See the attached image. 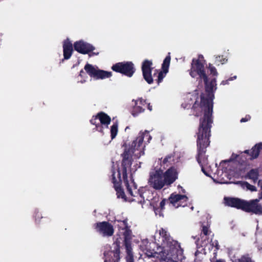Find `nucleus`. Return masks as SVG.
Listing matches in <instances>:
<instances>
[{
	"instance_id": "obj_17",
	"label": "nucleus",
	"mask_w": 262,
	"mask_h": 262,
	"mask_svg": "<svg viewBox=\"0 0 262 262\" xmlns=\"http://www.w3.org/2000/svg\"><path fill=\"white\" fill-rule=\"evenodd\" d=\"M178 178V172L174 166H171L165 171V185L173 183Z\"/></svg>"
},
{
	"instance_id": "obj_24",
	"label": "nucleus",
	"mask_w": 262,
	"mask_h": 262,
	"mask_svg": "<svg viewBox=\"0 0 262 262\" xmlns=\"http://www.w3.org/2000/svg\"><path fill=\"white\" fill-rule=\"evenodd\" d=\"M118 133V124L117 123L114 124L111 128V134L112 139H114Z\"/></svg>"
},
{
	"instance_id": "obj_10",
	"label": "nucleus",
	"mask_w": 262,
	"mask_h": 262,
	"mask_svg": "<svg viewBox=\"0 0 262 262\" xmlns=\"http://www.w3.org/2000/svg\"><path fill=\"white\" fill-rule=\"evenodd\" d=\"M112 70L131 77L135 72L133 63L131 62H119L114 65Z\"/></svg>"
},
{
	"instance_id": "obj_31",
	"label": "nucleus",
	"mask_w": 262,
	"mask_h": 262,
	"mask_svg": "<svg viewBox=\"0 0 262 262\" xmlns=\"http://www.w3.org/2000/svg\"><path fill=\"white\" fill-rule=\"evenodd\" d=\"M251 119V117L250 115H247L245 116V117L244 118H242L241 120H240V122L241 123H243V122H246L249 120H250V119Z\"/></svg>"
},
{
	"instance_id": "obj_35",
	"label": "nucleus",
	"mask_w": 262,
	"mask_h": 262,
	"mask_svg": "<svg viewBox=\"0 0 262 262\" xmlns=\"http://www.w3.org/2000/svg\"><path fill=\"white\" fill-rule=\"evenodd\" d=\"M182 107H183L184 108H189L190 107L191 104L186 102L183 103L181 104Z\"/></svg>"
},
{
	"instance_id": "obj_13",
	"label": "nucleus",
	"mask_w": 262,
	"mask_h": 262,
	"mask_svg": "<svg viewBox=\"0 0 262 262\" xmlns=\"http://www.w3.org/2000/svg\"><path fill=\"white\" fill-rule=\"evenodd\" d=\"M187 201L188 198L185 195L172 193L168 201L175 208H178L186 206Z\"/></svg>"
},
{
	"instance_id": "obj_23",
	"label": "nucleus",
	"mask_w": 262,
	"mask_h": 262,
	"mask_svg": "<svg viewBox=\"0 0 262 262\" xmlns=\"http://www.w3.org/2000/svg\"><path fill=\"white\" fill-rule=\"evenodd\" d=\"M232 262H254L252 260L249 254H245L241 256L240 258L235 259Z\"/></svg>"
},
{
	"instance_id": "obj_22",
	"label": "nucleus",
	"mask_w": 262,
	"mask_h": 262,
	"mask_svg": "<svg viewBox=\"0 0 262 262\" xmlns=\"http://www.w3.org/2000/svg\"><path fill=\"white\" fill-rule=\"evenodd\" d=\"M144 111V109L139 104H136L134 103V107L132 111V115L134 116L138 115L139 113H142Z\"/></svg>"
},
{
	"instance_id": "obj_34",
	"label": "nucleus",
	"mask_w": 262,
	"mask_h": 262,
	"mask_svg": "<svg viewBox=\"0 0 262 262\" xmlns=\"http://www.w3.org/2000/svg\"><path fill=\"white\" fill-rule=\"evenodd\" d=\"M158 234L161 236L162 241H164V232L162 228L159 232H156V234L157 235Z\"/></svg>"
},
{
	"instance_id": "obj_5",
	"label": "nucleus",
	"mask_w": 262,
	"mask_h": 262,
	"mask_svg": "<svg viewBox=\"0 0 262 262\" xmlns=\"http://www.w3.org/2000/svg\"><path fill=\"white\" fill-rule=\"evenodd\" d=\"M119 228V233L123 237H120L119 240L122 241L125 246L127 255L126 259L127 262H134L133 254L131 248L132 232L129 229L126 220L123 221L117 220Z\"/></svg>"
},
{
	"instance_id": "obj_19",
	"label": "nucleus",
	"mask_w": 262,
	"mask_h": 262,
	"mask_svg": "<svg viewBox=\"0 0 262 262\" xmlns=\"http://www.w3.org/2000/svg\"><path fill=\"white\" fill-rule=\"evenodd\" d=\"M63 48L64 59H69L73 52V46L72 43L69 39H67L64 41Z\"/></svg>"
},
{
	"instance_id": "obj_42",
	"label": "nucleus",
	"mask_w": 262,
	"mask_h": 262,
	"mask_svg": "<svg viewBox=\"0 0 262 262\" xmlns=\"http://www.w3.org/2000/svg\"><path fill=\"white\" fill-rule=\"evenodd\" d=\"M229 161H222V162L221 163V164L223 163H226V162H229Z\"/></svg>"
},
{
	"instance_id": "obj_18",
	"label": "nucleus",
	"mask_w": 262,
	"mask_h": 262,
	"mask_svg": "<svg viewBox=\"0 0 262 262\" xmlns=\"http://www.w3.org/2000/svg\"><path fill=\"white\" fill-rule=\"evenodd\" d=\"M259 177L258 168H252L248 171L243 178L246 180H250L254 184L257 183Z\"/></svg>"
},
{
	"instance_id": "obj_41",
	"label": "nucleus",
	"mask_w": 262,
	"mask_h": 262,
	"mask_svg": "<svg viewBox=\"0 0 262 262\" xmlns=\"http://www.w3.org/2000/svg\"><path fill=\"white\" fill-rule=\"evenodd\" d=\"M201 252L198 250H197L195 252V256H197Z\"/></svg>"
},
{
	"instance_id": "obj_40",
	"label": "nucleus",
	"mask_w": 262,
	"mask_h": 262,
	"mask_svg": "<svg viewBox=\"0 0 262 262\" xmlns=\"http://www.w3.org/2000/svg\"><path fill=\"white\" fill-rule=\"evenodd\" d=\"M215 262H225V260L222 259H217Z\"/></svg>"
},
{
	"instance_id": "obj_27",
	"label": "nucleus",
	"mask_w": 262,
	"mask_h": 262,
	"mask_svg": "<svg viewBox=\"0 0 262 262\" xmlns=\"http://www.w3.org/2000/svg\"><path fill=\"white\" fill-rule=\"evenodd\" d=\"M133 102L136 103V104L140 105L141 106H144L147 103L146 100L142 98H139L136 100H133Z\"/></svg>"
},
{
	"instance_id": "obj_7",
	"label": "nucleus",
	"mask_w": 262,
	"mask_h": 262,
	"mask_svg": "<svg viewBox=\"0 0 262 262\" xmlns=\"http://www.w3.org/2000/svg\"><path fill=\"white\" fill-rule=\"evenodd\" d=\"M121 241L117 238L111 246H107L104 252V262H118L120 259V244Z\"/></svg>"
},
{
	"instance_id": "obj_21",
	"label": "nucleus",
	"mask_w": 262,
	"mask_h": 262,
	"mask_svg": "<svg viewBox=\"0 0 262 262\" xmlns=\"http://www.w3.org/2000/svg\"><path fill=\"white\" fill-rule=\"evenodd\" d=\"M164 206V200H162L159 205H156L154 206V210L155 212V214L157 217H163V208Z\"/></svg>"
},
{
	"instance_id": "obj_2",
	"label": "nucleus",
	"mask_w": 262,
	"mask_h": 262,
	"mask_svg": "<svg viewBox=\"0 0 262 262\" xmlns=\"http://www.w3.org/2000/svg\"><path fill=\"white\" fill-rule=\"evenodd\" d=\"M123 178L124 179V183L127 189V192L129 196H126L124 191L120 187V182L121 181V173L119 169L118 164L114 165L112 169V180L113 183H114V188L116 191V194L118 198H121L124 201H135L138 203H141L144 201V199L146 198L147 200L149 199V196H146V193H150V192L148 191H143L144 189L141 190V193L139 196V190L137 189V186L135 185V182L133 180L130 179L129 181L127 179V175L124 177V172L123 173Z\"/></svg>"
},
{
	"instance_id": "obj_12",
	"label": "nucleus",
	"mask_w": 262,
	"mask_h": 262,
	"mask_svg": "<svg viewBox=\"0 0 262 262\" xmlns=\"http://www.w3.org/2000/svg\"><path fill=\"white\" fill-rule=\"evenodd\" d=\"M201 232L200 234L201 241L200 242V239H199L196 242L197 246L199 245L201 247H206L209 243V235L211 233V231L209 229L210 226L208 224H204L203 223H201Z\"/></svg>"
},
{
	"instance_id": "obj_1",
	"label": "nucleus",
	"mask_w": 262,
	"mask_h": 262,
	"mask_svg": "<svg viewBox=\"0 0 262 262\" xmlns=\"http://www.w3.org/2000/svg\"><path fill=\"white\" fill-rule=\"evenodd\" d=\"M205 62L203 56L200 54L198 59H192L191 69L189 70V74L192 78L198 75L199 81L203 80L206 93H202L200 95V103H198L195 101L192 107L193 114L196 117L201 116L204 113L203 116L200 119V124L196 133V159L201 167L202 171H205L204 166L208 164V157L205 154L206 148L210 143L211 128L213 122L212 113L214 88V90L216 89V78L214 77L209 80L205 72Z\"/></svg>"
},
{
	"instance_id": "obj_32",
	"label": "nucleus",
	"mask_w": 262,
	"mask_h": 262,
	"mask_svg": "<svg viewBox=\"0 0 262 262\" xmlns=\"http://www.w3.org/2000/svg\"><path fill=\"white\" fill-rule=\"evenodd\" d=\"M158 78V83H160L162 82L163 80V74L162 72H160L158 73V75L157 76Z\"/></svg>"
},
{
	"instance_id": "obj_15",
	"label": "nucleus",
	"mask_w": 262,
	"mask_h": 262,
	"mask_svg": "<svg viewBox=\"0 0 262 262\" xmlns=\"http://www.w3.org/2000/svg\"><path fill=\"white\" fill-rule=\"evenodd\" d=\"M74 47L76 51L84 54L88 53L94 49V47L92 45L83 40L75 42Z\"/></svg>"
},
{
	"instance_id": "obj_36",
	"label": "nucleus",
	"mask_w": 262,
	"mask_h": 262,
	"mask_svg": "<svg viewBox=\"0 0 262 262\" xmlns=\"http://www.w3.org/2000/svg\"><path fill=\"white\" fill-rule=\"evenodd\" d=\"M212 246H214V247L216 248V250H219L220 248V246L219 245V243L217 241H215V242L212 243Z\"/></svg>"
},
{
	"instance_id": "obj_3",
	"label": "nucleus",
	"mask_w": 262,
	"mask_h": 262,
	"mask_svg": "<svg viewBox=\"0 0 262 262\" xmlns=\"http://www.w3.org/2000/svg\"><path fill=\"white\" fill-rule=\"evenodd\" d=\"M147 140L149 142L151 139L149 132L147 130L140 132L138 137L133 140L131 144L126 146L123 154L122 166L124 169V177L126 176V172L128 170L135 172L137 170L135 166L132 167V160L133 159H139L144 154L145 145L143 143L144 139Z\"/></svg>"
},
{
	"instance_id": "obj_26",
	"label": "nucleus",
	"mask_w": 262,
	"mask_h": 262,
	"mask_svg": "<svg viewBox=\"0 0 262 262\" xmlns=\"http://www.w3.org/2000/svg\"><path fill=\"white\" fill-rule=\"evenodd\" d=\"M207 68L209 71L210 74L212 75V76L216 77L218 75V73L216 68L213 66V65L211 63H209L207 66Z\"/></svg>"
},
{
	"instance_id": "obj_30",
	"label": "nucleus",
	"mask_w": 262,
	"mask_h": 262,
	"mask_svg": "<svg viewBox=\"0 0 262 262\" xmlns=\"http://www.w3.org/2000/svg\"><path fill=\"white\" fill-rule=\"evenodd\" d=\"M174 156L173 155H168L165 158V160H164V161H165V164L168 162V161H171V159L172 158V161H174Z\"/></svg>"
},
{
	"instance_id": "obj_38",
	"label": "nucleus",
	"mask_w": 262,
	"mask_h": 262,
	"mask_svg": "<svg viewBox=\"0 0 262 262\" xmlns=\"http://www.w3.org/2000/svg\"><path fill=\"white\" fill-rule=\"evenodd\" d=\"M147 108L149 111H151L152 110V106L150 105V103H147Z\"/></svg>"
},
{
	"instance_id": "obj_16",
	"label": "nucleus",
	"mask_w": 262,
	"mask_h": 262,
	"mask_svg": "<svg viewBox=\"0 0 262 262\" xmlns=\"http://www.w3.org/2000/svg\"><path fill=\"white\" fill-rule=\"evenodd\" d=\"M152 62L150 60H145L142 63V70L143 75L145 80L150 84L153 81L152 77L151 75V66Z\"/></svg>"
},
{
	"instance_id": "obj_44",
	"label": "nucleus",
	"mask_w": 262,
	"mask_h": 262,
	"mask_svg": "<svg viewBox=\"0 0 262 262\" xmlns=\"http://www.w3.org/2000/svg\"><path fill=\"white\" fill-rule=\"evenodd\" d=\"M154 76L155 77L156 76V73H154Z\"/></svg>"
},
{
	"instance_id": "obj_25",
	"label": "nucleus",
	"mask_w": 262,
	"mask_h": 262,
	"mask_svg": "<svg viewBox=\"0 0 262 262\" xmlns=\"http://www.w3.org/2000/svg\"><path fill=\"white\" fill-rule=\"evenodd\" d=\"M227 61V59L224 57L223 55H219L216 56L215 60V63L219 65L220 63L224 64Z\"/></svg>"
},
{
	"instance_id": "obj_20",
	"label": "nucleus",
	"mask_w": 262,
	"mask_h": 262,
	"mask_svg": "<svg viewBox=\"0 0 262 262\" xmlns=\"http://www.w3.org/2000/svg\"><path fill=\"white\" fill-rule=\"evenodd\" d=\"M234 184L238 185L242 188L246 190H250L251 192L257 191V188L255 186L251 185L246 181H238L234 182Z\"/></svg>"
},
{
	"instance_id": "obj_9",
	"label": "nucleus",
	"mask_w": 262,
	"mask_h": 262,
	"mask_svg": "<svg viewBox=\"0 0 262 262\" xmlns=\"http://www.w3.org/2000/svg\"><path fill=\"white\" fill-rule=\"evenodd\" d=\"M86 72L91 77L96 79H105L112 76V72L101 70L96 66L86 64L84 67Z\"/></svg>"
},
{
	"instance_id": "obj_43",
	"label": "nucleus",
	"mask_w": 262,
	"mask_h": 262,
	"mask_svg": "<svg viewBox=\"0 0 262 262\" xmlns=\"http://www.w3.org/2000/svg\"><path fill=\"white\" fill-rule=\"evenodd\" d=\"M162 69H164V62L162 64Z\"/></svg>"
},
{
	"instance_id": "obj_33",
	"label": "nucleus",
	"mask_w": 262,
	"mask_h": 262,
	"mask_svg": "<svg viewBox=\"0 0 262 262\" xmlns=\"http://www.w3.org/2000/svg\"><path fill=\"white\" fill-rule=\"evenodd\" d=\"M170 53H168V54L165 58V63L166 62V64L169 65L170 62Z\"/></svg>"
},
{
	"instance_id": "obj_39",
	"label": "nucleus",
	"mask_w": 262,
	"mask_h": 262,
	"mask_svg": "<svg viewBox=\"0 0 262 262\" xmlns=\"http://www.w3.org/2000/svg\"><path fill=\"white\" fill-rule=\"evenodd\" d=\"M258 251L259 254L262 256V246L258 247Z\"/></svg>"
},
{
	"instance_id": "obj_11",
	"label": "nucleus",
	"mask_w": 262,
	"mask_h": 262,
	"mask_svg": "<svg viewBox=\"0 0 262 262\" xmlns=\"http://www.w3.org/2000/svg\"><path fill=\"white\" fill-rule=\"evenodd\" d=\"M111 121V119L109 116L103 112H100L96 116L93 117L91 120V122L96 126L98 130L101 131V130L98 129L99 127H101L100 125L107 127Z\"/></svg>"
},
{
	"instance_id": "obj_8",
	"label": "nucleus",
	"mask_w": 262,
	"mask_h": 262,
	"mask_svg": "<svg viewBox=\"0 0 262 262\" xmlns=\"http://www.w3.org/2000/svg\"><path fill=\"white\" fill-rule=\"evenodd\" d=\"M262 149V143L256 144L250 150H245L242 152L241 155L238 156L237 158L241 164H244L248 161H252L257 159Z\"/></svg>"
},
{
	"instance_id": "obj_6",
	"label": "nucleus",
	"mask_w": 262,
	"mask_h": 262,
	"mask_svg": "<svg viewBox=\"0 0 262 262\" xmlns=\"http://www.w3.org/2000/svg\"><path fill=\"white\" fill-rule=\"evenodd\" d=\"M164 160L162 158L156 162L155 169L150 173L149 184L155 189H160L164 186Z\"/></svg>"
},
{
	"instance_id": "obj_28",
	"label": "nucleus",
	"mask_w": 262,
	"mask_h": 262,
	"mask_svg": "<svg viewBox=\"0 0 262 262\" xmlns=\"http://www.w3.org/2000/svg\"><path fill=\"white\" fill-rule=\"evenodd\" d=\"M79 77L83 78L79 81V82L81 83L85 82L88 78V77L85 76V73L82 70H81L80 72Z\"/></svg>"
},
{
	"instance_id": "obj_14",
	"label": "nucleus",
	"mask_w": 262,
	"mask_h": 262,
	"mask_svg": "<svg viewBox=\"0 0 262 262\" xmlns=\"http://www.w3.org/2000/svg\"><path fill=\"white\" fill-rule=\"evenodd\" d=\"M95 228L98 232L103 236H111L114 233L112 225L106 222L97 223Z\"/></svg>"
},
{
	"instance_id": "obj_4",
	"label": "nucleus",
	"mask_w": 262,
	"mask_h": 262,
	"mask_svg": "<svg viewBox=\"0 0 262 262\" xmlns=\"http://www.w3.org/2000/svg\"><path fill=\"white\" fill-rule=\"evenodd\" d=\"M262 200V190L259 193L258 199L247 201L239 198H225L227 205L241 209L246 212L252 213L256 215H262V205L259 203Z\"/></svg>"
},
{
	"instance_id": "obj_37",
	"label": "nucleus",
	"mask_w": 262,
	"mask_h": 262,
	"mask_svg": "<svg viewBox=\"0 0 262 262\" xmlns=\"http://www.w3.org/2000/svg\"><path fill=\"white\" fill-rule=\"evenodd\" d=\"M169 65L165 64V76L168 72Z\"/></svg>"
},
{
	"instance_id": "obj_29",
	"label": "nucleus",
	"mask_w": 262,
	"mask_h": 262,
	"mask_svg": "<svg viewBox=\"0 0 262 262\" xmlns=\"http://www.w3.org/2000/svg\"><path fill=\"white\" fill-rule=\"evenodd\" d=\"M235 79H236V76H234L233 77H230L227 80H223L221 82V84H222V85L228 84H229V81H231V80H233Z\"/></svg>"
}]
</instances>
